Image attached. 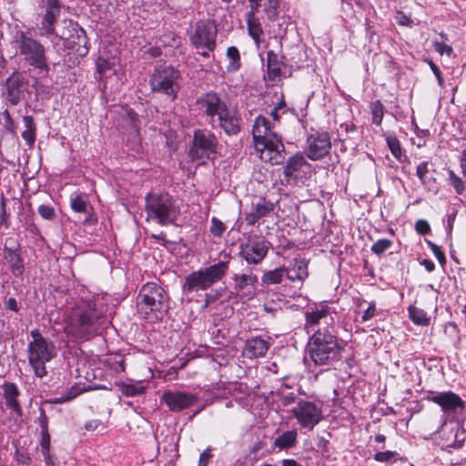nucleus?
Masks as SVG:
<instances>
[{"label":"nucleus","mask_w":466,"mask_h":466,"mask_svg":"<svg viewBox=\"0 0 466 466\" xmlns=\"http://www.w3.org/2000/svg\"><path fill=\"white\" fill-rule=\"evenodd\" d=\"M5 307L7 309L15 312H18L19 310L17 301L15 298H9L5 303Z\"/></svg>","instance_id":"nucleus-58"},{"label":"nucleus","mask_w":466,"mask_h":466,"mask_svg":"<svg viewBox=\"0 0 466 466\" xmlns=\"http://www.w3.org/2000/svg\"><path fill=\"white\" fill-rule=\"evenodd\" d=\"M15 460L24 465H28L31 461V459L28 455V453L24 450H18L16 449L15 451Z\"/></svg>","instance_id":"nucleus-53"},{"label":"nucleus","mask_w":466,"mask_h":466,"mask_svg":"<svg viewBox=\"0 0 466 466\" xmlns=\"http://www.w3.org/2000/svg\"><path fill=\"white\" fill-rule=\"evenodd\" d=\"M343 348L339 345L333 328L316 330L307 344V353L316 365H331L339 360Z\"/></svg>","instance_id":"nucleus-3"},{"label":"nucleus","mask_w":466,"mask_h":466,"mask_svg":"<svg viewBox=\"0 0 466 466\" xmlns=\"http://www.w3.org/2000/svg\"><path fill=\"white\" fill-rule=\"evenodd\" d=\"M108 300L107 296L96 295L77 305L72 310L66 331L77 339H86L97 333L108 311Z\"/></svg>","instance_id":"nucleus-1"},{"label":"nucleus","mask_w":466,"mask_h":466,"mask_svg":"<svg viewBox=\"0 0 466 466\" xmlns=\"http://www.w3.org/2000/svg\"><path fill=\"white\" fill-rule=\"evenodd\" d=\"M398 455L396 451H379L374 455V460L379 462H390Z\"/></svg>","instance_id":"nucleus-46"},{"label":"nucleus","mask_w":466,"mask_h":466,"mask_svg":"<svg viewBox=\"0 0 466 466\" xmlns=\"http://www.w3.org/2000/svg\"><path fill=\"white\" fill-rule=\"evenodd\" d=\"M65 26L60 35H56L65 40V45L84 56L88 53V39L86 31L72 20L64 21Z\"/></svg>","instance_id":"nucleus-13"},{"label":"nucleus","mask_w":466,"mask_h":466,"mask_svg":"<svg viewBox=\"0 0 466 466\" xmlns=\"http://www.w3.org/2000/svg\"><path fill=\"white\" fill-rule=\"evenodd\" d=\"M226 231V226L225 224L217 218L216 217H213L211 218V226H210V233L214 237L220 238L224 232Z\"/></svg>","instance_id":"nucleus-44"},{"label":"nucleus","mask_w":466,"mask_h":466,"mask_svg":"<svg viewBox=\"0 0 466 466\" xmlns=\"http://www.w3.org/2000/svg\"><path fill=\"white\" fill-rule=\"evenodd\" d=\"M297 438V430L287 431L274 440L273 446L279 450L290 449L296 445Z\"/></svg>","instance_id":"nucleus-28"},{"label":"nucleus","mask_w":466,"mask_h":466,"mask_svg":"<svg viewBox=\"0 0 466 466\" xmlns=\"http://www.w3.org/2000/svg\"><path fill=\"white\" fill-rule=\"evenodd\" d=\"M3 257L8 268L15 277H22L25 271V264L21 256L19 247L12 248L5 246L3 249Z\"/></svg>","instance_id":"nucleus-21"},{"label":"nucleus","mask_w":466,"mask_h":466,"mask_svg":"<svg viewBox=\"0 0 466 466\" xmlns=\"http://www.w3.org/2000/svg\"><path fill=\"white\" fill-rule=\"evenodd\" d=\"M218 28L211 19L198 20L189 35L191 45L197 49L214 51L217 46Z\"/></svg>","instance_id":"nucleus-11"},{"label":"nucleus","mask_w":466,"mask_h":466,"mask_svg":"<svg viewBox=\"0 0 466 466\" xmlns=\"http://www.w3.org/2000/svg\"><path fill=\"white\" fill-rule=\"evenodd\" d=\"M392 246V241L387 238L379 239L370 248L372 253L380 256Z\"/></svg>","instance_id":"nucleus-42"},{"label":"nucleus","mask_w":466,"mask_h":466,"mask_svg":"<svg viewBox=\"0 0 466 466\" xmlns=\"http://www.w3.org/2000/svg\"><path fill=\"white\" fill-rule=\"evenodd\" d=\"M308 163L305 157L300 154L297 153L290 157L284 167L283 175L288 183L295 181L298 178L299 172Z\"/></svg>","instance_id":"nucleus-26"},{"label":"nucleus","mask_w":466,"mask_h":466,"mask_svg":"<svg viewBox=\"0 0 466 466\" xmlns=\"http://www.w3.org/2000/svg\"><path fill=\"white\" fill-rule=\"evenodd\" d=\"M329 313V308L328 306H321L317 308L315 310L306 312V322L307 325H317L321 319H326Z\"/></svg>","instance_id":"nucleus-33"},{"label":"nucleus","mask_w":466,"mask_h":466,"mask_svg":"<svg viewBox=\"0 0 466 466\" xmlns=\"http://www.w3.org/2000/svg\"><path fill=\"white\" fill-rule=\"evenodd\" d=\"M269 349V342L255 337L248 339L245 343L243 354L248 359L264 357Z\"/></svg>","instance_id":"nucleus-25"},{"label":"nucleus","mask_w":466,"mask_h":466,"mask_svg":"<svg viewBox=\"0 0 466 466\" xmlns=\"http://www.w3.org/2000/svg\"><path fill=\"white\" fill-rule=\"evenodd\" d=\"M252 136L258 150H267L270 154L269 161L272 165H279L285 159V147L281 138L265 116L256 117Z\"/></svg>","instance_id":"nucleus-4"},{"label":"nucleus","mask_w":466,"mask_h":466,"mask_svg":"<svg viewBox=\"0 0 466 466\" xmlns=\"http://www.w3.org/2000/svg\"><path fill=\"white\" fill-rule=\"evenodd\" d=\"M283 66L284 61L282 56H279L271 50L267 53V67L270 80H276L282 76Z\"/></svg>","instance_id":"nucleus-27"},{"label":"nucleus","mask_w":466,"mask_h":466,"mask_svg":"<svg viewBox=\"0 0 466 466\" xmlns=\"http://www.w3.org/2000/svg\"><path fill=\"white\" fill-rule=\"evenodd\" d=\"M147 219L161 226L173 224L177 219L180 209L177 199L167 192H150L146 196Z\"/></svg>","instance_id":"nucleus-5"},{"label":"nucleus","mask_w":466,"mask_h":466,"mask_svg":"<svg viewBox=\"0 0 466 466\" xmlns=\"http://www.w3.org/2000/svg\"><path fill=\"white\" fill-rule=\"evenodd\" d=\"M61 13V3L59 0H46V11L40 23V35L49 37L56 33V24Z\"/></svg>","instance_id":"nucleus-18"},{"label":"nucleus","mask_w":466,"mask_h":466,"mask_svg":"<svg viewBox=\"0 0 466 466\" xmlns=\"http://www.w3.org/2000/svg\"><path fill=\"white\" fill-rule=\"evenodd\" d=\"M23 122L25 125V130L22 132L21 136L26 145L29 147H33L36 137V125L35 123V119L32 116H24Z\"/></svg>","instance_id":"nucleus-30"},{"label":"nucleus","mask_w":466,"mask_h":466,"mask_svg":"<svg viewBox=\"0 0 466 466\" xmlns=\"http://www.w3.org/2000/svg\"><path fill=\"white\" fill-rule=\"evenodd\" d=\"M180 73L172 66L157 67L149 78L151 91L166 96L170 101H174L180 89Z\"/></svg>","instance_id":"nucleus-9"},{"label":"nucleus","mask_w":466,"mask_h":466,"mask_svg":"<svg viewBox=\"0 0 466 466\" xmlns=\"http://www.w3.org/2000/svg\"><path fill=\"white\" fill-rule=\"evenodd\" d=\"M423 265L427 271L431 272L435 269V264L430 259H423L420 263Z\"/></svg>","instance_id":"nucleus-60"},{"label":"nucleus","mask_w":466,"mask_h":466,"mask_svg":"<svg viewBox=\"0 0 466 466\" xmlns=\"http://www.w3.org/2000/svg\"><path fill=\"white\" fill-rule=\"evenodd\" d=\"M409 316L410 319L417 325L427 326L430 323V319L427 318L426 312L415 306L409 307Z\"/></svg>","instance_id":"nucleus-36"},{"label":"nucleus","mask_w":466,"mask_h":466,"mask_svg":"<svg viewBox=\"0 0 466 466\" xmlns=\"http://www.w3.org/2000/svg\"><path fill=\"white\" fill-rule=\"evenodd\" d=\"M2 116L4 117V127L9 131L10 133L12 134H15V122L9 113V111L7 109H5L3 113H2Z\"/></svg>","instance_id":"nucleus-49"},{"label":"nucleus","mask_w":466,"mask_h":466,"mask_svg":"<svg viewBox=\"0 0 466 466\" xmlns=\"http://www.w3.org/2000/svg\"><path fill=\"white\" fill-rule=\"evenodd\" d=\"M426 243L432 251V253L434 254L435 258L440 262V264L444 265L446 263V258L441 248L430 240H426Z\"/></svg>","instance_id":"nucleus-48"},{"label":"nucleus","mask_w":466,"mask_h":466,"mask_svg":"<svg viewBox=\"0 0 466 466\" xmlns=\"http://www.w3.org/2000/svg\"><path fill=\"white\" fill-rule=\"evenodd\" d=\"M15 43L27 65L40 71L46 73L49 71L46 48L40 41L20 31L15 35Z\"/></svg>","instance_id":"nucleus-8"},{"label":"nucleus","mask_w":466,"mask_h":466,"mask_svg":"<svg viewBox=\"0 0 466 466\" xmlns=\"http://www.w3.org/2000/svg\"><path fill=\"white\" fill-rule=\"evenodd\" d=\"M0 216H1L0 224L4 225L5 228H8V226H9L8 221H7L8 215H7V212L5 209V201L4 198L1 199Z\"/></svg>","instance_id":"nucleus-56"},{"label":"nucleus","mask_w":466,"mask_h":466,"mask_svg":"<svg viewBox=\"0 0 466 466\" xmlns=\"http://www.w3.org/2000/svg\"><path fill=\"white\" fill-rule=\"evenodd\" d=\"M426 400L441 406L443 412L451 414L465 407V402L461 398L452 391L434 392L431 391Z\"/></svg>","instance_id":"nucleus-17"},{"label":"nucleus","mask_w":466,"mask_h":466,"mask_svg":"<svg viewBox=\"0 0 466 466\" xmlns=\"http://www.w3.org/2000/svg\"><path fill=\"white\" fill-rule=\"evenodd\" d=\"M98 426L97 420H90L85 424V429L87 431H95Z\"/></svg>","instance_id":"nucleus-61"},{"label":"nucleus","mask_w":466,"mask_h":466,"mask_svg":"<svg viewBox=\"0 0 466 466\" xmlns=\"http://www.w3.org/2000/svg\"><path fill=\"white\" fill-rule=\"evenodd\" d=\"M70 207L76 213H87L88 208H90L87 196L85 194H80L72 197L70 200Z\"/></svg>","instance_id":"nucleus-34"},{"label":"nucleus","mask_w":466,"mask_h":466,"mask_svg":"<svg viewBox=\"0 0 466 466\" xmlns=\"http://www.w3.org/2000/svg\"><path fill=\"white\" fill-rule=\"evenodd\" d=\"M268 251V242L260 238H249L239 246L240 257L248 264L258 265L267 256Z\"/></svg>","instance_id":"nucleus-15"},{"label":"nucleus","mask_w":466,"mask_h":466,"mask_svg":"<svg viewBox=\"0 0 466 466\" xmlns=\"http://www.w3.org/2000/svg\"><path fill=\"white\" fill-rule=\"evenodd\" d=\"M251 11L255 14L256 11H258V7L260 6L261 0H248Z\"/></svg>","instance_id":"nucleus-63"},{"label":"nucleus","mask_w":466,"mask_h":466,"mask_svg":"<svg viewBox=\"0 0 466 466\" xmlns=\"http://www.w3.org/2000/svg\"><path fill=\"white\" fill-rule=\"evenodd\" d=\"M433 46L436 52H438L440 55H447L450 56L452 54V47L451 46H448L444 43L440 42H434Z\"/></svg>","instance_id":"nucleus-52"},{"label":"nucleus","mask_w":466,"mask_h":466,"mask_svg":"<svg viewBox=\"0 0 466 466\" xmlns=\"http://www.w3.org/2000/svg\"><path fill=\"white\" fill-rule=\"evenodd\" d=\"M120 391L127 397H135L144 393L145 388L140 385L122 383L120 386Z\"/></svg>","instance_id":"nucleus-40"},{"label":"nucleus","mask_w":466,"mask_h":466,"mask_svg":"<svg viewBox=\"0 0 466 466\" xmlns=\"http://www.w3.org/2000/svg\"><path fill=\"white\" fill-rule=\"evenodd\" d=\"M376 311V304L375 302H370L368 309L364 311L362 315V321H367L370 319Z\"/></svg>","instance_id":"nucleus-57"},{"label":"nucleus","mask_w":466,"mask_h":466,"mask_svg":"<svg viewBox=\"0 0 466 466\" xmlns=\"http://www.w3.org/2000/svg\"><path fill=\"white\" fill-rule=\"evenodd\" d=\"M279 0H266L264 4V12L268 19L275 22L279 18Z\"/></svg>","instance_id":"nucleus-38"},{"label":"nucleus","mask_w":466,"mask_h":466,"mask_svg":"<svg viewBox=\"0 0 466 466\" xmlns=\"http://www.w3.org/2000/svg\"><path fill=\"white\" fill-rule=\"evenodd\" d=\"M415 230L420 235H426V234L430 233L431 227H430V224L428 223L427 220H425V219H419L415 223Z\"/></svg>","instance_id":"nucleus-51"},{"label":"nucleus","mask_w":466,"mask_h":466,"mask_svg":"<svg viewBox=\"0 0 466 466\" xmlns=\"http://www.w3.org/2000/svg\"><path fill=\"white\" fill-rule=\"evenodd\" d=\"M96 72L99 74L100 78L106 76L107 72L111 70V63L103 57L96 59Z\"/></svg>","instance_id":"nucleus-45"},{"label":"nucleus","mask_w":466,"mask_h":466,"mask_svg":"<svg viewBox=\"0 0 466 466\" xmlns=\"http://www.w3.org/2000/svg\"><path fill=\"white\" fill-rule=\"evenodd\" d=\"M282 466H301L297 461L293 459H285L281 462Z\"/></svg>","instance_id":"nucleus-62"},{"label":"nucleus","mask_w":466,"mask_h":466,"mask_svg":"<svg viewBox=\"0 0 466 466\" xmlns=\"http://www.w3.org/2000/svg\"><path fill=\"white\" fill-rule=\"evenodd\" d=\"M198 400L197 395L183 391L167 390L161 396V401L173 412H178L193 406Z\"/></svg>","instance_id":"nucleus-19"},{"label":"nucleus","mask_w":466,"mask_h":466,"mask_svg":"<svg viewBox=\"0 0 466 466\" xmlns=\"http://www.w3.org/2000/svg\"><path fill=\"white\" fill-rule=\"evenodd\" d=\"M232 279L234 281V289L237 292H241L248 287L254 288L258 282V277L252 273L235 274Z\"/></svg>","instance_id":"nucleus-31"},{"label":"nucleus","mask_w":466,"mask_h":466,"mask_svg":"<svg viewBox=\"0 0 466 466\" xmlns=\"http://www.w3.org/2000/svg\"><path fill=\"white\" fill-rule=\"evenodd\" d=\"M387 145L391 152V154L398 159L400 158L402 155L401 147L399 139L393 134H390L386 136Z\"/></svg>","instance_id":"nucleus-41"},{"label":"nucleus","mask_w":466,"mask_h":466,"mask_svg":"<svg viewBox=\"0 0 466 466\" xmlns=\"http://www.w3.org/2000/svg\"><path fill=\"white\" fill-rule=\"evenodd\" d=\"M449 179L457 194L461 195L465 190L464 182L452 170H449Z\"/></svg>","instance_id":"nucleus-43"},{"label":"nucleus","mask_w":466,"mask_h":466,"mask_svg":"<svg viewBox=\"0 0 466 466\" xmlns=\"http://www.w3.org/2000/svg\"><path fill=\"white\" fill-rule=\"evenodd\" d=\"M218 146V138L213 133L208 130H196L188 156L193 161L213 158Z\"/></svg>","instance_id":"nucleus-12"},{"label":"nucleus","mask_w":466,"mask_h":466,"mask_svg":"<svg viewBox=\"0 0 466 466\" xmlns=\"http://www.w3.org/2000/svg\"><path fill=\"white\" fill-rule=\"evenodd\" d=\"M41 452L46 465H53V460L50 454V434L49 432H41Z\"/></svg>","instance_id":"nucleus-37"},{"label":"nucleus","mask_w":466,"mask_h":466,"mask_svg":"<svg viewBox=\"0 0 466 466\" xmlns=\"http://www.w3.org/2000/svg\"><path fill=\"white\" fill-rule=\"evenodd\" d=\"M228 269V262L219 261L206 268L195 271L186 278L183 289L187 292L206 290L214 283L219 281Z\"/></svg>","instance_id":"nucleus-10"},{"label":"nucleus","mask_w":466,"mask_h":466,"mask_svg":"<svg viewBox=\"0 0 466 466\" xmlns=\"http://www.w3.org/2000/svg\"><path fill=\"white\" fill-rule=\"evenodd\" d=\"M3 390L5 406L17 417H22L23 410L18 400L20 390L17 385L14 382H5L3 384Z\"/></svg>","instance_id":"nucleus-23"},{"label":"nucleus","mask_w":466,"mask_h":466,"mask_svg":"<svg viewBox=\"0 0 466 466\" xmlns=\"http://www.w3.org/2000/svg\"><path fill=\"white\" fill-rule=\"evenodd\" d=\"M32 340L28 343V362L35 375L43 378L47 370L46 364L56 356V349L53 341L43 337L39 329L30 331Z\"/></svg>","instance_id":"nucleus-7"},{"label":"nucleus","mask_w":466,"mask_h":466,"mask_svg":"<svg viewBox=\"0 0 466 466\" xmlns=\"http://www.w3.org/2000/svg\"><path fill=\"white\" fill-rule=\"evenodd\" d=\"M227 57L230 60L227 67L228 72H237L240 66V55L237 47L230 46L227 50Z\"/></svg>","instance_id":"nucleus-35"},{"label":"nucleus","mask_w":466,"mask_h":466,"mask_svg":"<svg viewBox=\"0 0 466 466\" xmlns=\"http://www.w3.org/2000/svg\"><path fill=\"white\" fill-rule=\"evenodd\" d=\"M307 143L306 155L314 161L323 158L331 148L330 137L327 132H318L310 135Z\"/></svg>","instance_id":"nucleus-16"},{"label":"nucleus","mask_w":466,"mask_h":466,"mask_svg":"<svg viewBox=\"0 0 466 466\" xmlns=\"http://www.w3.org/2000/svg\"><path fill=\"white\" fill-rule=\"evenodd\" d=\"M212 448L208 447L199 456L198 466H208L209 460L212 458Z\"/></svg>","instance_id":"nucleus-54"},{"label":"nucleus","mask_w":466,"mask_h":466,"mask_svg":"<svg viewBox=\"0 0 466 466\" xmlns=\"http://www.w3.org/2000/svg\"><path fill=\"white\" fill-rule=\"evenodd\" d=\"M39 215L47 220H52L56 217V212L53 207L48 205H40L37 208Z\"/></svg>","instance_id":"nucleus-47"},{"label":"nucleus","mask_w":466,"mask_h":466,"mask_svg":"<svg viewBox=\"0 0 466 466\" xmlns=\"http://www.w3.org/2000/svg\"><path fill=\"white\" fill-rule=\"evenodd\" d=\"M198 104L213 127H220L228 136L239 133L240 116L235 110H230L217 93L210 92L203 95L198 100Z\"/></svg>","instance_id":"nucleus-2"},{"label":"nucleus","mask_w":466,"mask_h":466,"mask_svg":"<svg viewBox=\"0 0 466 466\" xmlns=\"http://www.w3.org/2000/svg\"><path fill=\"white\" fill-rule=\"evenodd\" d=\"M39 425L41 428V432H49L48 431V418L46 415V411L43 409H40V416L38 418Z\"/></svg>","instance_id":"nucleus-55"},{"label":"nucleus","mask_w":466,"mask_h":466,"mask_svg":"<svg viewBox=\"0 0 466 466\" xmlns=\"http://www.w3.org/2000/svg\"><path fill=\"white\" fill-rule=\"evenodd\" d=\"M285 273L284 267L266 270L261 277V285L268 287L271 285L281 284L286 278Z\"/></svg>","instance_id":"nucleus-29"},{"label":"nucleus","mask_w":466,"mask_h":466,"mask_svg":"<svg viewBox=\"0 0 466 466\" xmlns=\"http://www.w3.org/2000/svg\"><path fill=\"white\" fill-rule=\"evenodd\" d=\"M308 265L309 262L305 258H293L289 266H283L286 278L291 282H303L309 276Z\"/></svg>","instance_id":"nucleus-22"},{"label":"nucleus","mask_w":466,"mask_h":466,"mask_svg":"<svg viewBox=\"0 0 466 466\" xmlns=\"http://www.w3.org/2000/svg\"><path fill=\"white\" fill-rule=\"evenodd\" d=\"M429 163L427 161L420 162L416 169V175L420 178L422 185L426 184V175L429 172Z\"/></svg>","instance_id":"nucleus-50"},{"label":"nucleus","mask_w":466,"mask_h":466,"mask_svg":"<svg viewBox=\"0 0 466 466\" xmlns=\"http://www.w3.org/2000/svg\"><path fill=\"white\" fill-rule=\"evenodd\" d=\"M455 217H456V213H452V214L448 216V219H447V234L449 236L451 235V231H452Z\"/></svg>","instance_id":"nucleus-59"},{"label":"nucleus","mask_w":466,"mask_h":466,"mask_svg":"<svg viewBox=\"0 0 466 466\" xmlns=\"http://www.w3.org/2000/svg\"><path fill=\"white\" fill-rule=\"evenodd\" d=\"M370 111L372 115V123L377 126H380L384 116V106L382 103L379 100L372 102L370 104Z\"/></svg>","instance_id":"nucleus-39"},{"label":"nucleus","mask_w":466,"mask_h":466,"mask_svg":"<svg viewBox=\"0 0 466 466\" xmlns=\"http://www.w3.org/2000/svg\"><path fill=\"white\" fill-rule=\"evenodd\" d=\"M293 416L302 428L309 431L321 420V408L314 402L300 400L297 405L290 410Z\"/></svg>","instance_id":"nucleus-14"},{"label":"nucleus","mask_w":466,"mask_h":466,"mask_svg":"<svg viewBox=\"0 0 466 466\" xmlns=\"http://www.w3.org/2000/svg\"><path fill=\"white\" fill-rule=\"evenodd\" d=\"M137 309L150 321L162 319L168 309L164 289L153 282L145 284L137 296Z\"/></svg>","instance_id":"nucleus-6"},{"label":"nucleus","mask_w":466,"mask_h":466,"mask_svg":"<svg viewBox=\"0 0 466 466\" xmlns=\"http://www.w3.org/2000/svg\"><path fill=\"white\" fill-rule=\"evenodd\" d=\"M27 83V80L18 72H14L6 79V99L11 105L16 106L20 103Z\"/></svg>","instance_id":"nucleus-20"},{"label":"nucleus","mask_w":466,"mask_h":466,"mask_svg":"<svg viewBox=\"0 0 466 466\" xmlns=\"http://www.w3.org/2000/svg\"><path fill=\"white\" fill-rule=\"evenodd\" d=\"M461 167L465 173L466 172V148L462 151L461 159Z\"/></svg>","instance_id":"nucleus-64"},{"label":"nucleus","mask_w":466,"mask_h":466,"mask_svg":"<svg viewBox=\"0 0 466 466\" xmlns=\"http://www.w3.org/2000/svg\"><path fill=\"white\" fill-rule=\"evenodd\" d=\"M246 21L249 35L256 42H258L261 35L263 34V30L258 19L254 15L253 11L247 14Z\"/></svg>","instance_id":"nucleus-32"},{"label":"nucleus","mask_w":466,"mask_h":466,"mask_svg":"<svg viewBox=\"0 0 466 466\" xmlns=\"http://www.w3.org/2000/svg\"><path fill=\"white\" fill-rule=\"evenodd\" d=\"M274 210V204L266 198H259L252 203L251 211L246 215L245 220L254 226L260 218L267 217Z\"/></svg>","instance_id":"nucleus-24"}]
</instances>
